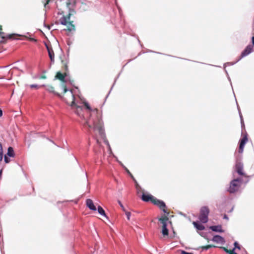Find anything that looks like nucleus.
<instances>
[{
	"label": "nucleus",
	"instance_id": "21",
	"mask_svg": "<svg viewBox=\"0 0 254 254\" xmlns=\"http://www.w3.org/2000/svg\"><path fill=\"white\" fill-rule=\"evenodd\" d=\"M214 247H216V246L213 245H208L206 246H201L200 247V249H202V250H207L210 248Z\"/></svg>",
	"mask_w": 254,
	"mask_h": 254
},
{
	"label": "nucleus",
	"instance_id": "23",
	"mask_svg": "<svg viewBox=\"0 0 254 254\" xmlns=\"http://www.w3.org/2000/svg\"><path fill=\"white\" fill-rule=\"evenodd\" d=\"M162 234L164 236H167L169 234V231L167 227H162Z\"/></svg>",
	"mask_w": 254,
	"mask_h": 254
},
{
	"label": "nucleus",
	"instance_id": "36",
	"mask_svg": "<svg viewBox=\"0 0 254 254\" xmlns=\"http://www.w3.org/2000/svg\"><path fill=\"white\" fill-rule=\"evenodd\" d=\"M30 40L31 41H34V42H36V41H37V40H36V39H34V38H31L30 39Z\"/></svg>",
	"mask_w": 254,
	"mask_h": 254
},
{
	"label": "nucleus",
	"instance_id": "17",
	"mask_svg": "<svg viewBox=\"0 0 254 254\" xmlns=\"http://www.w3.org/2000/svg\"><path fill=\"white\" fill-rule=\"evenodd\" d=\"M210 229L213 231L217 232H223V230L222 229V226L221 225L217 226H212L210 227Z\"/></svg>",
	"mask_w": 254,
	"mask_h": 254
},
{
	"label": "nucleus",
	"instance_id": "14",
	"mask_svg": "<svg viewBox=\"0 0 254 254\" xmlns=\"http://www.w3.org/2000/svg\"><path fill=\"white\" fill-rule=\"evenodd\" d=\"M86 206L91 210L93 211L96 210V207L94 205L92 199H87L86 200Z\"/></svg>",
	"mask_w": 254,
	"mask_h": 254
},
{
	"label": "nucleus",
	"instance_id": "29",
	"mask_svg": "<svg viewBox=\"0 0 254 254\" xmlns=\"http://www.w3.org/2000/svg\"><path fill=\"white\" fill-rule=\"evenodd\" d=\"M62 63L64 64V70L66 72L68 70V66H67V64H66L64 63V61H62Z\"/></svg>",
	"mask_w": 254,
	"mask_h": 254
},
{
	"label": "nucleus",
	"instance_id": "20",
	"mask_svg": "<svg viewBox=\"0 0 254 254\" xmlns=\"http://www.w3.org/2000/svg\"><path fill=\"white\" fill-rule=\"evenodd\" d=\"M98 213L101 214V215H103V216H106V214H105V212L104 211V210L103 209V208L100 205H99L98 206Z\"/></svg>",
	"mask_w": 254,
	"mask_h": 254
},
{
	"label": "nucleus",
	"instance_id": "8",
	"mask_svg": "<svg viewBox=\"0 0 254 254\" xmlns=\"http://www.w3.org/2000/svg\"><path fill=\"white\" fill-rule=\"evenodd\" d=\"M15 36L14 34H10L7 36L2 31H0V43H4L7 39H12Z\"/></svg>",
	"mask_w": 254,
	"mask_h": 254
},
{
	"label": "nucleus",
	"instance_id": "27",
	"mask_svg": "<svg viewBox=\"0 0 254 254\" xmlns=\"http://www.w3.org/2000/svg\"><path fill=\"white\" fill-rule=\"evenodd\" d=\"M4 162L6 163H8L10 162V159L9 158H8L6 155L4 156Z\"/></svg>",
	"mask_w": 254,
	"mask_h": 254
},
{
	"label": "nucleus",
	"instance_id": "26",
	"mask_svg": "<svg viewBox=\"0 0 254 254\" xmlns=\"http://www.w3.org/2000/svg\"><path fill=\"white\" fill-rule=\"evenodd\" d=\"M43 86H45V85H41V86H38V85H37L36 84H31V85H30V87L31 88H39V87H43Z\"/></svg>",
	"mask_w": 254,
	"mask_h": 254
},
{
	"label": "nucleus",
	"instance_id": "18",
	"mask_svg": "<svg viewBox=\"0 0 254 254\" xmlns=\"http://www.w3.org/2000/svg\"><path fill=\"white\" fill-rule=\"evenodd\" d=\"M192 224L194 225V227L196 228V229L198 230L202 231L204 230L205 229V227L203 225L200 224L197 222L194 221L192 222Z\"/></svg>",
	"mask_w": 254,
	"mask_h": 254
},
{
	"label": "nucleus",
	"instance_id": "33",
	"mask_svg": "<svg viewBox=\"0 0 254 254\" xmlns=\"http://www.w3.org/2000/svg\"><path fill=\"white\" fill-rule=\"evenodd\" d=\"M234 245H235V248H238L239 249H240V247L239 246V244L237 243V242H235L234 243Z\"/></svg>",
	"mask_w": 254,
	"mask_h": 254
},
{
	"label": "nucleus",
	"instance_id": "28",
	"mask_svg": "<svg viewBox=\"0 0 254 254\" xmlns=\"http://www.w3.org/2000/svg\"><path fill=\"white\" fill-rule=\"evenodd\" d=\"M130 214H131L130 212H126V215L128 220L130 219Z\"/></svg>",
	"mask_w": 254,
	"mask_h": 254
},
{
	"label": "nucleus",
	"instance_id": "6",
	"mask_svg": "<svg viewBox=\"0 0 254 254\" xmlns=\"http://www.w3.org/2000/svg\"><path fill=\"white\" fill-rule=\"evenodd\" d=\"M64 99L67 104L72 107L75 105V98L71 90H70L68 94L64 95Z\"/></svg>",
	"mask_w": 254,
	"mask_h": 254
},
{
	"label": "nucleus",
	"instance_id": "39",
	"mask_svg": "<svg viewBox=\"0 0 254 254\" xmlns=\"http://www.w3.org/2000/svg\"><path fill=\"white\" fill-rule=\"evenodd\" d=\"M2 115V110L0 109V117H1Z\"/></svg>",
	"mask_w": 254,
	"mask_h": 254
},
{
	"label": "nucleus",
	"instance_id": "35",
	"mask_svg": "<svg viewBox=\"0 0 254 254\" xmlns=\"http://www.w3.org/2000/svg\"><path fill=\"white\" fill-rule=\"evenodd\" d=\"M40 79H46V76L45 75H42L40 78Z\"/></svg>",
	"mask_w": 254,
	"mask_h": 254
},
{
	"label": "nucleus",
	"instance_id": "32",
	"mask_svg": "<svg viewBox=\"0 0 254 254\" xmlns=\"http://www.w3.org/2000/svg\"><path fill=\"white\" fill-rule=\"evenodd\" d=\"M50 1V0H46V2L44 3V7L46 8V6H47V5H48L49 3V2Z\"/></svg>",
	"mask_w": 254,
	"mask_h": 254
},
{
	"label": "nucleus",
	"instance_id": "13",
	"mask_svg": "<svg viewBox=\"0 0 254 254\" xmlns=\"http://www.w3.org/2000/svg\"><path fill=\"white\" fill-rule=\"evenodd\" d=\"M66 75V72H65L64 73H62L61 72L59 71L57 73L55 78L64 82H65V77Z\"/></svg>",
	"mask_w": 254,
	"mask_h": 254
},
{
	"label": "nucleus",
	"instance_id": "9",
	"mask_svg": "<svg viewBox=\"0 0 254 254\" xmlns=\"http://www.w3.org/2000/svg\"><path fill=\"white\" fill-rule=\"evenodd\" d=\"M235 169L239 175L241 176H245L243 172V164L240 162H237L235 165Z\"/></svg>",
	"mask_w": 254,
	"mask_h": 254
},
{
	"label": "nucleus",
	"instance_id": "15",
	"mask_svg": "<svg viewBox=\"0 0 254 254\" xmlns=\"http://www.w3.org/2000/svg\"><path fill=\"white\" fill-rule=\"evenodd\" d=\"M47 49L48 52L49 56L50 58L51 62H54V52L51 47L47 46Z\"/></svg>",
	"mask_w": 254,
	"mask_h": 254
},
{
	"label": "nucleus",
	"instance_id": "5",
	"mask_svg": "<svg viewBox=\"0 0 254 254\" xmlns=\"http://www.w3.org/2000/svg\"><path fill=\"white\" fill-rule=\"evenodd\" d=\"M242 182V180L240 178H237L232 180L230 184L228 191L230 193H234L238 191Z\"/></svg>",
	"mask_w": 254,
	"mask_h": 254
},
{
	"label": "nucleus",
	"instance_id": "24",
	"mask_svg": "<svg viewBox=\"0 0 254 254\" xmlns=\"http://www.w3.org/2000/svg\"><path fill=\"white\" fill-rule=\"evenodd\" d=\"M46 90L51 93H55L54 88L52 85H48L46 86Z\"/></svg>",
	"mask_w": 254,
	"mask_h": 254
},
{
	"label": "nucleus",
	"instance_id": "25",
	"mask_svg": "<svg viewBox=\"0 0 254 254\" xmlns=\"http://www.w3.org/2000/svg\"><path fill=\"white\" fill-rule=\"evenodd\" d=\"M3 158V148L2 144L0 142V162L2 161Z\"/></svg>",
	"mask_w": 254,
	"mask_h": 254
},
{
	"label": "nucleus",
	"instance_id": "1",
	"mask_svg": "<svg viewBox=\"0 0 254 254\" xmlns=\"http://www.w3.org/2000/svg\"><path fill=\"white\" fill-rule=\"evenodd\" d=\"M74 5L75 1L68 0L66 2V6L68 8V14L64 15L65 11L62 9H59L58 14L62 15V16L59 19V21L56 22V24L60 23L66 26L65 30L71 32L75 30V25L73 24V21L71 19V17L75 13V11L70 7L71 5Z\"/></svg>",
	"mask_w": 254,
	"mask_h": 254
},
{
	"label": "nucleus",
	"instance_id": "40",
	"mask_svg": "<svg viewBox=\"0 0 254 254\" xmlns=\"http://www.w3.org/2000/svg\"><path fill=\"white\" fill-rule=\"evenodd\" d=\"M2 26L1 25H0V31H2Z\"/></svg>",
	"mask_w": 254,
	"mask_h": 254
},
{
	"label": "nucleus",
	"instance_id": "37",
	"mask_svg": "<svg viewBox=\"0 0 254 254\" xmlns=\"http://www.w3.org/2000/svg\"><path fill=\"white\" fill-rule=\"evenodd\" d=\"M119 203L120 206L123 208V210H124V207L123 204L121 203V202L120 201H119Z\"/></svg>",
	"mask_w": 254,
	"mask_h": 254
},
{
	"label": "nucleus",
	"instance_id": "4",
	"mask_svg": "<svg viewBox=\"0 0 254 254\" xmlns=\"http://www.w3.org/2000/svg\"><path fill=\"white\" fill-rule=\"evenodd\" d=\"M209 213V209L207 206H203L200 210L199 215V220L203 223H206L208 221V214Z\"/></svg>",
	"mask_w": 254,
	"mask_h": 254
},
{
	"label": "nucleus",
	"instance_id": "31",
	"mask_svg": "<svg viewBox=\"0 0 254 254\" xmlns=\"http://www.w3.org/2000/svg\"><path fill=\"white\" fill-rule=\"evenodd\" d=\"M63 88H64V93H65L67 91V89L66 88V86L65 85H63Z\"/></svg>",
	"mask_w": 254,
	"mask_h": 254
},
{
	"label": "nucleus",
	"instance_id": "7",
	"mask_svg": "<svg viewBox=\"0 0 254 254\" xmlns=\"http://www.w3.org/2000/svg\"><path fill=\"white\" fill-rule=\"evenodd\" d=\"M247 134H243L242 135V138L240 140V144L239 147V152L240 153H242L244 151V146L246 143L248 141V138Z\"/></svg>",
	"mask_w": 254,
	"mask_h": 254
},
{
	"label": "nucleus",
	"instance_id": "38",
	"mask_svg": "<svg viewBox=\"0 0 254 254\" xmlns=\"http://www.w3.org/2000/svg\"><path fill=\"white\" fill-rule=\"evenodd\" d=\"M253 45L254 46V36H253L252 38Z\"/></svg>",
	"mask_w": 254,
	"mask_h": 254
},
{
	"label": "nucleus",
	"instance_id": "34",
	"mask_svg": "<svg viewBox=\"0 0 254 254\" xmlns=\"http://www.w3.org/2000/svg\"><path fill=\"white\" fill-rule=\"evenodd\" d=\"M76 109H77V112H78L79 110L80 111L82 110L81 108L79 106H77Z\"/></svg>",
	"mask_w": 254,
	"mask_h": 254
},
{
	"label": "nucleus",
	"instance_id": "11",
	"mask_svg": "<svg viewBox=\"0 0 254 254\" xmlns=\"http://www.w3.org/2000/svg\"><path fill=\"white\" fill-rule=\"evenodd\" d=\"M166 215H163L161 218H159L158 220L160 222V223L162 224V227H167V222L169 220V218L168 217V215H169V213L168 214L166 213Z\"/></svg>",
	"mask_w": 254,
	"mask_h": 254
},
{
	"label": "nucleus",
	"instance_id": "10",
	"mask_svg": "<svg viewBox=\"0 0 254 254\" xmlns=\"http://www.w3.org/2000/svg\"><path fill=\"white\" fill-rule=\"evenodd\" d=\"M253 47L252 45H248L245 50L242 52L241 55L240 59L243 58V57H246L250 54L253 51Z\"/></svg>",
	"mask_w": 254,
	"mask_h": 254
},
{
	"label": "nucleus",
	"instance_id": "3",
	"mask_svg": "<svg viewBox=\"0 0 254 254\" xmlns=\"http://www.w3.org/2000/svg\"><path fill=\"white\" fill-rule=\"evenodd\" d=\"M141 199L145 202H151L154 205L157 206L165 213H169L165 202L162 200L157 199L151 194L143 193L141 196Z\"/></svg>",
	"mask_w": 254,
	"mask_h": 254
},
{
	"label": "nucleus",
	"instance_id": "16",
	"mask_svg": "<svg viewBox=\"0 0 254 254\" xmlns=\"http://www.w3.org/2000/svg\"><path fill=\"white\" fill-rule=\"evenodd\" d=\"M212 241L214 242L221 243H223L224 241V238L223 237H222L221 236H219V235H215V236H214L213 237V238L212 239Z\"/></svg>",
	"mask_w": 254,
	"mask_h": 254
},
{
	"label": "nucleus",
	"instance_id": "2",
	"mask_svg": "<svg viewBox=\"0 0 254 254\" xmlns=\"http://www.w3.org/2000/svg\"><path fill=\"white\" fill-rule=\"evenodd\" d=\"M84 106L87 109L91 111L92 112L91 117L89 120L86 122L84 126L87 125L89 128H92V126L91 124L92 123L93 125V128L94 130H97L101 136L103 135L104 134L103 123L100 115L98 114V110L97 109H95L92 110L89 105L87 103H84Z\"/></svg>",
	"mask_w": 254,
	"mask_h": 254
},
{
	"label": "nucleus",
	"instance_id": "22",
	"mask_svg": "<svg viewBox=\"0 0 254 254\" xmlns=\"http://www.w3.org/2000/svg\"><path fill=\"white\" fill-rule=\"evenodd\" d=\"M226 253H229V254H237L235 252V248L232 250H228L227 248L225 247H221Z\"/></svg>",
	"mask_w": 254,
	"mask_h": 254
},
{
	"label": "nucleus",
	"instance_id": "19",
	"mask_svg": "<svg viewBox=\"0 0 254 254\" xmlns=\"http://www.w3.org/2000/svg\"><path fill=\"white\" fill-rule=\"evenodd\" d=\"M7 155L10 157H13L14 155V151L12 147H9L7 150Z\"/></svg>",
	"mask_w": 254,
	"mask_h": 254
},
{
	"label": "nucleus",
	"instance_id": "30",
	"mask_svg": "<svg viewBox=\"0 0 254 254\" xmlns=\"http://www.w3.org/2000/svg\"><path fill=\"white\" fill-rule=\"evenodd\" d=\"M181 254H193L190 253H188V252H185L184 251H181Z\"/></svg>",
	"mask_w": 254,
	"mask_h": 254
},
{
	"label": "nucleus",
	"instance_id": "12",
	"mask_svg": "<svg viewBox=\"0 0 254 254\" xmlns=\"http://www.w3.org/2000/svg\"><path fill=\"white\" fill-rule=\"evenodd\" d=\"M128 173L129 174L130 177L132 178L133 180L135 183V188L136 189L137 193L139 194L140 193H144L143 190L142 189L141 187L138 185L136 180L134 178L133 176L128 171Z\"/></svg>",
	"mask_w": 254,
	"mask_h": 254
}]
</instances>
